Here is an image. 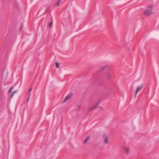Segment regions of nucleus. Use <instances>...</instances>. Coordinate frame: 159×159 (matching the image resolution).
I'll list each match as a JSON object with an SVG mask.
<instances>
[{
	"label": "nucleus",
	"mask_w": 159,
	"mask_h": 159,
	"mask_svg": "<svg viewBox=\"0 0 159 159\" xmlns=\"http://www.w3.org/2000/svg\"><path fill=\"white\" fill-rule=\"evenodd\" d=\"M90 137L89 136H87L86 137L85 140L84 141L83 143H86L87 142V141L89 140V139H90Z\"/></svg>",
	"instance_id": "6"
},
{
	"label": "nucleus",
	"mask_w": 159,
	"mask_h": 159,
	"mask_svg": "<svg viewBox=\"0 0 159 159\" xmlns=\"http://www.w3.org/2000/svg\"><path fill=\"white\" fill-rule=\"evenodd\" d=\"M152 6L151 5L148 8L146 9L144 12L145 14L146 15H150L152 12Z\"/></svg>",
	"instance_id": "1"
},
{
	"label": "nucleus",
	"mask_w": 159,
	"mask_h": 159,
	"mask_svg": "<svg viewBox=\"0 0 159 159\" xmlns=\"http://www.w3.org/2000/svg\"><path fill=\"white\" fill-rule=\"evenodd\" d=\"M69 97H70V95H68V96H67L64 99V101H63V102H66V101H67L68 99H69Z\"/></svg>",
	"instance_id": "7"
},
{
	"label": "nucleus",
	"mask_w": 159,
	"mask_h": 159,
	"mask_svg": "<svg viewBox=\"0 0 159 159\" xmlns=\"http://www.w3.org/2000/svg\"><path fill=\"white\" fill-rule=\"evenodd\" d=\"M103 137L104 138V142L106 144H108L109 143V141H108V139L106 135H104Z\"/></svg>",
	"instance_id": "4"
},
{
	"label": "nucleus",
	"mask_w": 159,
	"mask_h": 159,
	"mask_svg": "<svg viewBox=\"0 0 159 159\" xmlns=\"http://www.w3.org/2000/svg\"><path fill=\"white\" fill-rule=\"evenodd\" d=\"M111 77V75L110 74H107L106 76V79L107 80H108Z\"/></svg>",
	"instance_id": "8"
},
{
	"label": "nucleus",
	"mask_w": 159,
	"mask_h": 159,
	"mask_svg": "<svg viewBox=\"0 0 159 159\" xmlns=\"http://www.w3.org/2000/svg\"><path fill=\"white\" fill-rule=\"evenodd\" d=\"M13 89V86H11L10 87V89H9V91H8V93H10L11 91V90H12Z\"/></svg>",
	"instance_id": "9"
},
{
	"label": "nucleus",
	"mask_w": 159,
	"mask_h": 159,
	"mask_svg": "<svg viewBox=\"0 0 159 159\" xmlns=\"http://www.w3.org/2000/svg\"><path fill=\"white\" fill-rule=\"evenodd\" d=\"M99 102H98L95 106H93L92 107L89 109V110L90 111L91 110L93 109L96 107H97L99 104Z\"/></svg>",
	"instance_id": "5"
},
{
	"label": "nucleus",
	"mask_w": 159,
	"mask_h": 159,
	"mask_svg": "<svg viewBox=\"0 0 159 159\" xmlns=\"http://www.w3.org/2000/svg\"><path fill=\"white\" fill-rule=\"evenodd\" d=\"M106 66H103L102 67V69L101 70V71H102L103 70H104L106 68Z\"/></svg>",
	"instance_id": "12"
},
{
	"label": "nucleus",
	"mask_w": 159,
	"mask_h": 159,
	"mask_svg": "<svg viewBox=\"0 0 159 159\" xmlns=\"http://www.w3.org/2000/svg\"><path fill=\"white\" fill-rule=\"evenodd\" d=\"M123 150L126 154H127L128 153L129 151V148L124 147L123 148Z\"/></svg>",
	"instance_id": "3"
},
{
	"label": "nucleus",
	"mask_w": 159,
	"mask_h": 159,
	"mask_svg": "<svg viewBox=\"0 0 159 159\" xmlns=\"http://www.w3.org/2000/svg\"><path fill=\"white\" fill-rule=\"evenodd\" d=\"M56 65L57 68H58L59 66V64L57 62H56Z\"/></svg>",
	"instance_id": "11"
},
{
	"label": "nucleus",
	"mask_w": 159,
	"mask_h": 159,
	"mask_svg": "<svg viewBox=\"0 0 159 159\" xmlns=\"http://www.w3.org/2000/svg\"><path fill=\"white\" fill-rule=\"evenodd\" d=\"M48 9H49V8H48V7L46 9V10H45V13H46V12L48 11Z\"/></svg>",
	"instance_id": "17"
},
{
	"label": "nucleus",
	"mask_w": 159,
	"mask_h": 159,
	"mask_svg": "<svg viewBox=\"0 0 159 159\" xmlns=\"http://www.w3.org/2000/svg\"><path fill=\"white\" fill-rule=\"evenodd\" d=\"M30 95H29V97H28V99H27V102H28V101H29V99L30 98Z\"/></svg>",
	"instance_id": "16"
},
{
	"label": "nucleus",
	"mask_w": 159,
	"mask_h": 159,
	"mask_svg": "<svg viewBox=\"0 0 159 159\" xmlns=\"http://www.w3.org/2000/svg\"><path fill=\"white\" fill-rule=\"evenodd\" d=\"M32 88H31L29 90V95H30V92L32 90Z\"/></svg>",
	"instance_id": "10"
},
{
	"label": "nucleus",
	"mask_w": 159,
	"mask_h": 159,
	"mask_svg": "<svg viewBox=\"0 0 159 159\" xmlns=\"http://www.w3.org/2000/svg\"><path fill=\"white\" fill-rule=\"evenodd\" d=\"M143 85H141L138 86L136 89L135 93V95L136 96L138 92L143 88Z\"/></svg>",
	"instance_id": "2"
},
{
	"label": "nucleus",
	"mask_w": 159,
	"mask_h": 159,
	"mask_svg": "<svg viewBox=\"0 0 159 159\" xmlns=\"http://www.w3.org/2000/svg\"><path fill=\"white\" fill-rule=\"evenodd\" d=\"M52 22H51V23H50L49 24V27H50L52 25Z\"/></svg>",
	"instance_id": "15"
},
{
	"label": "nucleus",
	"mask_w": 159,
	"mask_h": 159,
	"mask_svg": "<svg viewBox=\"0 0 159 159\" xmlns=\"http://www.w3.org/2000/svg\"><path fill=\"white\" fill-rule=\"evenodd\" d=\"M14 94L13 93H12L11 96V98H12L13 97V96L14 95Z\"/></svg>",
	"instance_id": "14"
},
{
	"label": "nucleus",
	"mask_w": 159,
	"mask_h": 159,
	"mask_svg": "<svg viewBox=\"0 0 159 159\" xmlns=\"http://www.w3.org/2000/svg\"><path fill=\"white\" fill-rule=\"evenodd\" d=\"M17 92V91H14L13 92V93L14 94L15 93H16Z\"/></svg>",
	"instance_id": "18"
},
{
	"label": "nucleus",
	"mask_w": 159,
	"mask_h": 159,
	"mask_svg": "<svg viewBox=\"0 0 159 159\" xmlns=\"http://www.w3.org/2000/svg\"><path fill=\"white\" fill-rule=\"evenodd\" d=\"M61 0H59L58 1V2L57 3L56 5L57 6H58L59 5V4L60 3V2L61 1Z\"/></svg>",
	"instance_id": "13"
}]
</instances>
